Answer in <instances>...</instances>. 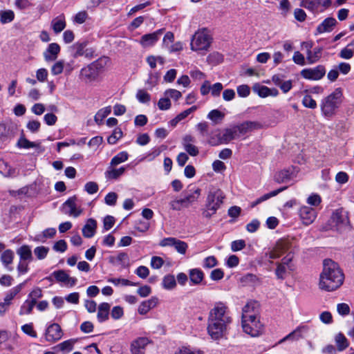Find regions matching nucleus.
Masks as SVG:
<instances>
[{
	"instance_id": "f257e3e1",
	"label": "nucleus",
	"mask_w": 354,
	"mask_h": 354,
	"mask_svg": "<svg viewBox=\"0 0 354 354\" xmlns=\"http://www.w3.org/2000/svg\"><path fill=\"white\" fill-rule=\"evenodd\" d=\"M231 322L232 317L226 304L216 302L208 315V334L214 340L221 339L227 329V326Z\"/></svg>"
},
{
	"instance_id": "f03ea898",
	"label": "nucleus",
	"mask_w": 354,
	"mask_h": 354,
	"mask_svg": "<svg viewBox=\"0 0 354 354\" xmlns=\"http://www.w3.org/2000/svg\"><path fill=\"white\" fill-rule=\"evenodd\" d=\"M323 267L319 277V288L328 292L339 288L344 279V273L339 265L331 259H325Z\"/></svg>"
},
{
	"instance_id": "7ed1b4c3",
	"label": "nucleus",
	"mask_w": 354,
	"mask_h": 354,
	"mask_svg": "<svg viewBox=\"0 0 354 354\" xmlns=\"http://www.w3.org/2000/svg\"><path fill=\"white\" fill-rule=\"evenodd\" d=\"M259 304L256 301H248L243 308L241 326L243 331L252 337L259 336L262 324L259 319Z\"/></svg>"
},
{
	"instance_id": "20e7f679",
	"label": "nucleus",
	"mask_w": 354,
	"mask_h": 354,
	"mask_svg": "<svg viewBox=\"0 0 354 354\" xmlns=\"http://www.w3.org/2000/svg\"><path fill=\"white\" fill-rule=\"evenodd\" d=\"M224 198L225 196L221 189H211L207 194L205 206L202 212L203 217L209 218L215 214L223 204Z\"/></svg>"
},
{
	"instance_id": "39448f33",
	"label": "nucleus",
	"mask_w": 354,
	"mask_h": 354,
	"mask_svg": "<svg viewBox=\"0 0 354 354\" xmlns=\"http://www.w3.org/2000/svg\"><path fill=\"white\" fill-rule=\"evenodd\" d=\"M342 90L337 88L322 100L321 111L325 117L331 118L335 114V111L342 103Z\"/></svg>"
},
{
	"instance_id": "423d86ee",
	"label": "nucleus",
	"mask_w": 354,
	"mask_h": 354,
	"mask_svg": "<svg viewBox=\"0 0 354 354\" xmlns=\"http://www.w3.org/2000/svg\"><path fill=\"white\" fill-rule=\"evenodd\" d=\"M212 37L205 28L197 31L192 37L191 49L194 51L207 50L210 46Z\"/></svg>"
},
{
	"instance_id": "0eeeda50",
	"label": "nucleus",
	"mask_w": 354,
	"mask_h": 354,
	"mask_svg": "<svg viewBox=\"0 0 354 354\" xmlns=\"http://www.w3.org/2000/svg\"><path fill=\"white\" fill-rule=\"evenodd\" d=\"M293 254L289 252L285 256L281 261L275 263L276 269L274 270L275 275L278 279H284L294 270L292 263Z\"/></svg>"
},
{
	"instance_id": "6e6552de",
	"label": "nucleus",
	"mask_w": 354,
	"mask_h": 354,
	"mask_svg": "<svg viewBox=\"0 0 354 354\" xmlns=\"http://www.w3.org/2000/svg\"><path fill=\"white\" fill-rule=\"evenodd\" d=\"M289 248L290 243L288 241L279 240L272 248L265 253L264 259L269 263H273L274 259L280 258Z\"/></svg>"
},
{
	"instance_id": "1a4fd4ad",
	"label": "nucleus",
	"mask_w": 354,
	"mask_h": 354,
	"mask_svg": "<svg viewBox=\"0 0 354 354\" xmlns=\"http://www.w3.org/2000/svg\"><path fill=\"white\" fill-rule=\"evenodd\" d=\"M239 137V134L238 133L236 125L227 128L223 130L221 136H219L217 138L214 137H211L208 142L212 146H216L221 143H228L231 140L234 139H236Z\"/></svg>"
},
{
	"instance_id": "9d476101",
	"label": "nucleus",
	"mask_w": 354,
	"mask_h": 354,
	"mask_svg": "<svg viewBox=\"0 0 354 354\" xmlns=\"http://www.w3.org/2000/svg\"><path fill=\"white\" fill-rule=\"evenodd\" d=\"M331 219L340 229L350 230L352 228L348 218V213L343 208L336 209L333 213Z\"/></svg>"
},
{
	"instance_id": "9b49d317",
	"label": "nucleus",
	"mask_w": 354,
	"mask_h": 354,
	"mask_svg": "<svg viewBox=\"0 0 354 354\" xmlns=\"http://www.w3.org/2000/svg\"><path fill=\"white\" fill-rule=\"evenodd\" d=\"M76 202L77 197L75 196L70 197L62 205V213L75 218L80 216L82 214L83 210L80 207L77 205Z\"/></svg>"
},
{
	"instance_id": "f8f14e48",
	"label": "nucleus",
	"mask_w": 354,
	"mask_h": 354,
	"mask_svg": "<svg viewBox=\"0 0 354 354\" xmlns=\"http://www.w3.org/2000/svg\"><path fill=\"white\" fill-rule=\"evenodd\" d=\"M326 74V69L323 65H318L315 68H304L301 71V75L310 80H321Z\"/></svg>"
},
{
	"instance_id": "ddd939ff",
	"label": "nucleus",
	"mask_w": 354,
	"mask_h": 354,
	"mask_svg": "<svg viewBox=\"0 0 354 354\" xmlns=\"http://www.w3.org/2000/svg\"><path fill=\"white\" fill-rule=\"evenodd\" d=\"M160 245L162 247L172 246L181 254H185L188 248L187 243L173 237L163 239L160 241Z\"/></svg>"
},
{
	"instance_id": "4468645a",
	"label": "nucleus",
	"mask_w": 354,
	"mask_h": 354,
	"mask_svg": "<svg viewBox=\"0 0 354 354\" xmlns=\"http://www.w3.org/2000/svg\"><path fill=\"white\" fill-rule=\"evenodd\" d=\"M201 194L200 188L193 187L189 188L188 190L183 192V197L181 198L184 207L185 208L189 207L194 203L198 201Z\"/></svg>"
},
{
	"instance_id": "2eb2a0df",
	"label": "nucleus",
	"mask_w": 354,
	"mask_h": 354,
	"mask_svg": "<svg viewBox=\"0 0 354 354\" xmlns=\"http://www.w3.org/2000/svg\"><path fill=\"white\" fill-rule=\"evenodd\" d=\"M201 194L200 188L193 187L189 188L188 190L183 192V197L181 198L184 207L185 208L189 207L194 203L198 201Z\"/></svg>"
},
{
	"instance_id": "dca6fc26",
	"label": "nucleus",
	"mask_w": 354,
	"mask_h": 354,
	"mask_svg": "<svg viewBox=\"0 0 354 354\" xmlns=\"http://www.w3.org/2000/svg\"><path fill=\"white\" fill-rule=\"evenodd\" d=\"M51 277H54L57 282L64 283L69 287H73L77 283V279L70 277L64 270L54 271L48 279L51 280Z\"/></svg>"
},
{
	"instance_id": "f3484780",
	"label": "nucleus",
	"mask_w": 354,
	"mask_h": 354,
	"mask_svg": "<svg viewBox=\"0 0 354 354\" xmlns=\"http://www.w3.org/2000/svg\"><path fill=\"white\" fill-rule=\"evenodd\" d=\"M299 214L303 224L309 225L314 222L317 213L313 207L302 206L299 209Z\"/></svg>"
},
{
	"instance_id": "a211bd4d",
	"label": "nucleus",
	"mask_w": 354,
	"mask_h": 354,
	"mask_svg": "<svg viewBox=\"0 0 354 354\" xmlns=\"http://www.w3.org/2000/svg\"><path fill=\"white\" fill-rule=\"evenodd\" d=\"M63 335L61 327L57 324L50 325L46 330L45 338L46 341L55 342L59 340Z\"/></svg>"
},
{
	"instance_id": "6ab92c4d",
	"label": "nucleus",
	"mask_w": 354,
	"mask_h": 354,
	"mask_svg": "<svg viewBox=\"0 0 354 354\" xmlns=\"http://www.w3.org/2000/svg\"><path fill=\"white\" fill-rule=\"evenodd\" d=\"M60 50V46L57 43L50 44L43 53L45 61L47 62L55 61L58 57Z\"/></svg>"
},
{
	"instance_id": "aec40b11",
	"label": "nucleus",
	"mask_w": 354,
	"mask_h": 354,
	"mask_svg": "<svg viewBox=\"0 0 354 354\" xmlns=\"http://www.w3.org/2000/svg\"><path fill=\"white\" fill-rule=\"evenodd\" d=\"M163 29L158 30L152 33L146 34L141 37L140 44L145 48L154 45L162 34Z\"/></svg>"
},
{
	"instance_id": "412c9836",
	"label": "nucleus",
	"mask_w": 354,
	"mask_h": 354,
	"mask_svg": "<svg viewBox=\"0 0 354 354\" xmlns=\"http://www.w3.org/2000/svg\"><path fill=\"white\" fill-rule=\"evenodd\" d=\"M86 43H75L71 47V51L72 56L74 58H77L80 56L89 57L92 54V50L90 49H86Z\"/></svg>"
},
{
	"instance_id": "4be33fe9",
	"label": "nucleus",
	"mask_w": 354,
	"mask_h": 354,
	"mask_svg": "<svg viewBox=\"0 0 354 354\" xmlns=\"http://www.w3.org/2000/svg\"><path fill=\"white\" fill-rule=\"evenodd\" d=\"M308 331V327L306 326H298L292 332L287 335L283 339H281L279 343H283L287 340L297 341L304 337V333Z\"/></svg>"
},
{
	"instance_id": "5701e85b",
	"label": "nucleus",
	"mask_w": 354,
	"mask_h": 354,
	"mask_svg": "<svg viewBox=\"0 0 354 354\" xmlns=\"http://www.w3.org/2000/svg\"><path fill=\"white\" fill-rule=\"evenodd\" d=\"M149 344V339L147 337H138L133 340L131 344V354H142V350Z\"/></svg>"
},
{
	"instance_id": "b1692460",
	"label": "nucleus",
	"mask_w": 354,
	"mask_h": 354,
	"mask_svg": "<svg viewBox=\"0 0 354 354\" xmlns=\"http://www.w3.org/2000/svg\"><path fill=\"white\" fill-rule=\"evenodd\" d=\"M239 136L245 135L254 129L261 127L260 124L256 122L247 121L240 124L236 125Z\"/></svg>"
},
{
	"instance_id": "393cba45",
	"label": "nucleus",
	"mask_w": 354,
	"mask_h": 354,
	"mask_svg": "<svg viewBox=\"0 0 354 354\" xmlns=\"http://www.w3.org/2000/svg\"><path fill=\"white\" fill-rule=\"evenodd\" d=\"M97 228V222L93 218L87 220L82 228V234L86 238H91L94 236Z\"/></svg>"
},
{
	"instance_id": "a878e982",
	"label": "nucleus",
	"mask_w": 354,
	"mask_h": 354,
	"mask_svg": "<svg viewBox=\"0 0 354 354\" xmlns=\"http://www.w3.org/2000/svg\"><path fill=\"white\" fill-rule=\"evenodd\" d=\"M110 308V304L106 302L98 306L97 318L99 322H104L109 319Z\"/></svg>"
},
{
	"instance_id": "bb28decb",
	"label": "nucleus",
	"mask_w": 354,
	"mask_h": 354,
	"mask_svg": "<svg viewBox=\"0 0 354 354\" xmlns=\"http://www.w3.org/2000/svg\"><path fill=\"white\" fill-rule=\"evenodd\" d=\"M158 303L157 298L142 301L138 306V312L140 315H146L151 308L155 307Z\"/></svg>"
},
{
	"instance_id": "cd10ccee",
	"label": "nucleus",
	"mask_w": 354,
	"mask_h": 354,
	"mask_svg": "<svg viewBox=\"0 0 354 354\" xmlns=\"http://www.w3.org/2000/svg\"><path fill=\"white\" fill-rule=\"evenodd\" d=\"M14 257L15 253L10 249L5 250L1 255V261L8 271L12 270V268L10 265L12 264Z\"/></svg>"
},
{
	"instance_id": "c85d7f7f",
	"label": "nucleus",
	"mask_w": 354,
	"mask_h": 354,
	"mask_svg": "<svg viewBox=\"0 0 354 354\" xmlns=\"http://www.w3.org/2000/svg\"><path fill=\"white\" fill-rule=\"evenodd\" d=\"M336 23L337 21L333 17H328L317 26V32L319 34L325 32H329L332 30V28L335 26Z\"/></svg>"
},
{
	"instance_id": "c756f323",
	"label": "nucleus",
	"mask_w": 354,
	"mask_h": 354,
	"mask_svg": "<svg viewBox=\"0 0 354 354\" xmlns=\"http://www.w3.org/2000/svg\"><path fill=\"white\" fill-rule=\"evenodd\" d=\"M56 234V230L53 227H50L44 230L41 233L37 234L34 237V241L41 243H44L48 239L53 238Z\"/></svg>"
},
{
	"instance_id": "7c9ffc66",
	"label": "nucleus",
	"mask_w": 354,
	"mask_h": 354,
	"mask_svg": "<svg viewBox=\"0 0 354 354\" xmlns=\"http://www.w3.org/2000/svg\"><path fill=\"white\" fill-rule=\"evenodd\" d=\"M80 76L86 81L91 82L97 78L98 73L89 64L81 70Z\"/></svg>"
},
{
	"instance_id": "2f4dec72",
	"label": "nucleus",
	"mask_w": 354,
	"mask_h": 354,
	"mask_svg": "<svg viewBox=\"0 0 354 354\" xmlns=\"http://www.w3.org/2000/svg\"><path fill=\"white\" fill-rule=\"evenodd\" d=\"M337 351H343L349 346V342L345 335L339 333L334 337Z\"/></svg>"
},
{
	"instance_id": "473e14b6",
	"label": "nucleus",
	"mask_w": 354,
	"mask_h": 354,
	"mask_svg": "<svg viewBox=\"0 0 354 354\" xmlns=\"http://www.w3.org/2000/svg\"><path fill=\"white\" fill-rule=\"evenodd\" d=\"M109 262L113 265H120L125 267L129 263L128 254L125 252H120L117 256L110 257Z\"/></svg>"
},
{
	"instance_id": "72a5a7b5",
	"label": "nucleus",
	"mask_w": 354,
	"mask_h": 354,
	"mask_svg": "<svg viewBox=\"0 0 354 354\" xmlns=\"http://www.w3.org/2000/svg\"><path fill=\"white\" fill-rule=\"evenodd\" d=\"M17 254L19 257V260L31 261L32 260V251L30 246L24 245L17 250Z\"/></svg>"
},
{
	"instance_id": "f704fd0d",
	"label": "nucleus",
	"mask_w": 354,
	"mask_h": 354,
	"mask_svg": "<svg viewBox=\"0 0 354 354\" xmlns=\"http://www.w3.org/2000/svg\"><path fill=\"white\" fill-rule=\"evenodd\" d=\"M53 31L55 33L61 32L66 27L65 17L63 14L59 15L51 22Z\"/></svg>"
},
{
	"instance_id": "c9c22d12",
	"label": "nucleus",
	"mask_w": 354,
	"mask_h": 354,
	"mask_svg": "<svg viewBox=\"0 0 354 354\" xmlns=\"http://www.w3.org/2000/svg\"><path fill=\"white\" fill-rule=\"evenodd\" d=\"M322 52L323 48L320 46L315 47L310 52H308L306 56L308 63L313 64L318 62L322 57Z\"/></svg>"
},
{
	"instance_id": "e433bc0d",
	"label": "nucleus",
	"mask_w": 354,
	"mask_h": 354,
	"mask_svg": "<svg viewBox=\"0 0 354 354\" xmlns=\"http://www.w3.org/2000/svg\"><path fill=\"white\" fill-rule=\"evenodd\" d=\"M288 187L286 186H284V187H280L276 190H274L270 193H268V194H266L264 195H263L262 196H261L260 198H257L255 201L252 202V204H251V207H255L256 205L260 204L261 203L266 201V200H268L269 198H272V197H274L275 196H277V194H279V193L282 192L283 191L286 190L287 189Z\"/></svg>"
},
{
	"instance_id": "4c0bfd02",
	"label": "nucleus",
	"mask_w": 354,
	"mask_h": 354,
	"mask_svg": "<svg viewBox=\"0 0 354 354\" xmlns=\"http://www.w3.org/2000/svg\"><path fill=\"white\" fill-rule=\"evenodd\" d=\"M190 281L194 285L200 284L204 278V274L200 269L194 268L189 270Z\"/></svg>"
},
{
	"instance_id": "58836bf2",
	"label": "nucleus",
	"mask_w": 354,
	"mask_h": 354,
	"mask_svg": "<svg viewBox=\"0 0 354 354\" xmlns=\"http://www.w3.org/2000/svg\"><path fill=\"white\" fill-rule=\"evenodd\" d=\"M125 169L126 168L124 167L114 169L113 167L110 166L104 174L105 177L109 180L117 179L124 173Z\"/></svg>"
},
{
	"instance_id": "ea45409f",
	"label": "nucleus",
	"mask_w": 354,
	"mask_h": 354,
	"mask_svg": "<svg viewBox=\"0 0 354 354\" xmlns=\"http://www.w3.org/2000/svg\"><path fill=\"white\" fill-rule=\"evenodd\" d=\"M24 285V283H21L18 286L12 288L6 295L3 303L9 306L11 304V301L21 290Z\"/></svg>"
},
{
	"instance_id": "a19ab883",
	"label": "nucleus",
	"mask_w": 354,
	"mask_h": 354,
	"mask_svg": "<svg viewBox=\"0 0 354 354\" xmlns=\"http://www.w3.org/2000/svg\"><path fill=\"white\" fill-rule=\"evenodd\" d=\"M292 172L289 170L283 169L278 171L274 175V180L278 183H287L292 178Z\"/></svg>"
},
{
	"instance_id": "79ce46f5",
	"label": "nucleus",
	"mask_w": 354,
	"mask_h": 354,
	"mask_svg": "<svg viewBox=\"0 0 354 354\" xmlns=\"http://www.w3.org/2000/svg\"><path fill=\"white\" fill-rule=\"evenodd\" d=\"M111 106H106L100 109L94 117V120L98 125H101L104 119L111 113Z\"/></svg>"
},
{
	"instance_id": "37998d69",
	"label": "nucleus",
	"mask_w": 354,
	"mask_h": 354,
	"mask_svg": "<svg viewBox=\"0 0 354 354\" xmlns=\"http://www.w3.org/2000/svg\"><path fill=\"white\" fill-rule=\"evenodd\" d=\"M300 5L312 12H315L321 6V0H302Z\"/></svg>"
},
{
	"instance_id": "c03bdc74",
	"label": "nucleus",
	"mask_w": 354,
	"mask_h": 354,
	"mask_svg": "<svg viewBox=\"0 0 354 354\" xmlns=\"http://www.w3.org/2000/svg\"><path fill=\"white\" fill-rule=\"evenodd\" d=\"M40 145L39 143L30 142L26 139L24 136H21L18 140L17 146L19 148L30 149V148H37Z\"/></svg>"
},
{
	"instance_id": "a18cd8bd",
	"label": "nucleus",
	"mask_w": 354,
	"mask_h": 354,
	"mask_svg": "<svg viewBox=\"0 0 354 354\" xmlns=\"http://www.w3.org/2000/svg\"><path fill=\"white\" fill-rule=\"evenodd\" d=\"M128 158H129V154L127 153V152H126V151L120 152L111 159L110 165H111V167H115V166L127 160Z\"/></svg>"
},
{
	"instance_id": "49530a36",
	"label": "nucleus",
	"mask_w": 354,
	"mask_h": 354,
	"mask_svg": "<svg viewBox=\"0 0 354 354\" xmlns=\"http://www.w3.org/2000/svg\"><path fill=\"white\" fill-rule=\"evenodd\" d=\"M36 302L37 301H35L34 300H30V299L26 300L24 301V303L22 304V306H21V308L19 310V315H22L24 314H30L32 312L34 306H35Z\"/></svg>"
},
{
	"instance_id": "de8ad7c7",
	"label": "nucleus",
	"mask_w": 354,
	"mask_h": 354,
	"mask_svg": "<svg viewBox=\"0 0 354 354\" xmlns=\"http://www.w3.org/2000/svg\"><path fill=\"white\" fill-rule=\"evenodd\" d=\"M109 59L107 57H102L91 64L92 67L97 72L102 70L109 63Z\"/></svg>"
},
{
	"instance_id": "09e8293b",
	"label": "nucleus",
	"mask_w": 354,
	"mask_h": 354,
	"mask_svg": "<svg viewBox=\"0 0 354 354\" xmlns=\"http://www.w3.org/2000/svg\"><path fill=\"white\" fill-rule=\"evenodd\" d=\"M0 172L5 176V177H11L14 176L15 173V169L12 168L10 165H8L7 162L2 160L0 161Z\"/></svg>"
},
{
	"instance_id": "8fccbe9b",
	"label": "nucleus",
	"mask_w": 354,
	"mask_h": 354,
	"mask_svg": "<svg viewBox=\"0 0 354 354\" xmlns=\"http://www.w3.org/2000/svg\"><path fill=\"white\" fill-rule=\"evenodd\" d=\"M0 172L5 176V177H11L14 176L15 173V169L12 168L10 165H8L7 162L2 160L0 161Z\"/></svg>"
},
{
	"instance_id": "3c124183",
	"label": "nucleus",
	"mask_w": 354,
	"mask_h": 354,
	"mask_svg": "<svg viewBox=\"0 0 354 354\" xmlns=\"http://www.w3.org/2000/svg\"><path fill=\"white\" fill-rule=\"evenodd\" d=\"M176 286V279L174 275H166L162 280V286L165 289L171 290Z\"/></svg>"
},
{
	"instance_id": "603ef678",
	"label": "nucleus",
	"mask_w": 354,
	"mask_h": 354,
	"mask_svg": "<svg viewBox=\"0 0 354 354\" xmlns=\"http://www.w3.org/2000/svg\"><path fill=\"white\" fill-rule=\"evenodd\" d=\"M15 18V13L11 10L1 11L0 13V21L1 24H5L13 21Z\"/></svg>"
},
{
	"instance_id": "864d4df0",
	"label": "nucleus",
	"mask_w": 354,
	"mask_h": 354,
	"mask_svg": "<svg viewBox=\"0 0 354 354\" xmlns=\"http://www.w3.org/2000/svg\"><path fill=\"white\" fill-rule=\"evenodd\" d=\"M225 114L217 109L211 111L207 115V118L215 123L218 120H222Z\"/></svg>"
},
{
	"instance_id": "5fc2aeb1",
	"label": "nucleus",
	"mask_w": 354,
	"mask_h": 354,
	"mask_svg": "<svg viewBox=\"0 0 354 354\" xmlns=\"http://www.w3.org/2000/svg\"><path fill=\"white\" fill-rule=\"evenodd\" d=\"M122 136V131L120 128H115L112 134L108 138V142L114 145Z\"/></svg>"
},
{
	"instance_id": "6e6d98bb",
	"label": "nucleus",
	"mask_w": 354,
	"mask_h": 354,
	"mask_svg": "<svg viewBox=\"0 0 354 354\" xmlns=\"http://www.w3.org/2000/svg\"><path fill=\"white\" fill-rule=\"evenodd\" d=\"M64 69V62L63 60L57 61L51 67V73L53 75L61 74Z\"/></svg>"
},
{
	"instance_id": "4d7b16f0",
	"label": "nucleus",
	"mask_w": 354,
	"mask_h": 354,
	"mask_svg": "<svg viewBox=\"0 0 354 354\" xmlns=\"http://www.w3.org/2000/svg\"><path fill=\"white\" fill-rule=\"evenodd\" d=\"M354 45V40L350 43L347 47L343 48L340 53L339 56L340 57L346 59H349L353 57L354 55V51L352 49L348 48V46H353Z\"/></svg>"
},
{
	"instance_id": "13d9d810",
	"label": "nucleus",
	"mask_w": 354,
	"mask_h": 354,
	"mask_svg": "<svg viewBox=\"0 0 354 354\" xmlns=\"http://www.w3.org/2000/svg\"><path fill=\"white\" fill-rule=\"evenodd\" d=\"M253 90L254 92L257 93V94L261 97H266L269 96V88L266 86L255 84L253 86Z\"/></svg>"
},
{
	"instance_id": "bf43d9fd",
	"label": "nucleus",
	"mask_w": 354,
	"mask_h": 354,
	"mask_svg": "<svg viewBox=\"0 0 354 354\" xmlns=\"http://www.w3.org/2000/svg\"><path fill=\"white\" fill-rule=\"evenodd\" d=\"M302 104L309 109H314L317 107L316 101L309 95H306L302 100Z\"/></svg>"
},
{
	"instance_id": "052dcab7",
	"label": "nucleus",
	"mask_w": 354,
	"mask_h": 354,
	"mask_svg": "<svg viewBox=\"0 0 354 354\" xmlns=\"http://www.w3.org/2000/svg\"><path fill=\"white\" fill-rule=\"evenodd\" d=\"M48 251V248L44 246H39L35 248L34 253L37 259L41 260L46 258Z\"/></svg>"
},
{
	"instance_id": "680f3d73",
	"label": "nucleus",
	"mask_w": 354,
	"mask_h": 354,
	"mask_svg": "<svg viewBox=\"0 0 354 354\" xmlns=\"http://www.w3.org/2000/svg\"><path fill=\"white\" fill-rule=\"evenodd\" d=\"M164 95L169 99L171 98L176 101L182 97V93L178 90L171 88L166 90L164 93Z\"/></svg>"
},
{
	"instance_id": "e2e57ef3",
	"label": "nucleus",
	"mask_w": 354,
	"mask_h": 354,
	"mask_svg": "<svg viewBox=\"0 0 354 354\" xmlns=\"http://www.w3.org/2000/svg\"><path fill=\"white\" fill-rule=\"evenodd\" d=\"M218 263V261L215 257L209 256L206 257L203 261V266L205 268H212L215 267Z\"/></svg>"
},
{
	"instance_id": "0e129e2a",
	"label": "nucleus",
	"mask_w": 354,
	"mask_h": 354,
	"mask_svg": "<svg viewBox=\"0 0 354 354\" xmlns=\"http://www.w3.org/2000/svg\"><path fill=\"white\" fill-rule=\"evenodd\" d=\"M189 115V114L187 110L183 111L169 122L170 125L174 127H176L179 122L185 119Z\"/></svg>"
},
{
	"instance_id": "69168bd1",
	"label": "nucleus",
	"mask_w": 354,
	"mask_h": 354,
	"mask_svg": "<svg viewBox=\"0 0 354 354\" xmlns=\"http://www.w3.org/2000/svg\"><path fill=\"white\" fill-rule=\"evenodd\" d=\"M74 342L72 339L64 341L57 346L62 351L70 352L73 348Z\"/></svg>"
},
{
	"instance_id": "338daca9",
	"label": "nucleus",
	"mask_w": 354,
	"mask_h": 354,
	"mask_svg": "<svg viewBox=\"0 0 354 354\" xmlns=\"http://www.w3.org/2000/svg\"><path fill=\"white\" fill-rule=\"evenodd\" d=\"M136 97L141 103H147L150 101V95L144 90H138Z\"/></svg>"
},
{
	"instance_id": "774afa93",
	"label": "nucleus",
	"mask_w": 354,
	"mask_h": 354,
	"mask_svg": "<svg viewBox=\"0 0 354 354\" xmlns=\"http://www.w3.org/2000/svg\"><path fill=\"white\" fill-rule=\"evenodd\" d=\"M158 106L162 111L168 110L171 107V101L167 97L165 96L159 100Z\"/></svg>"
}]
</instances>
